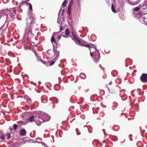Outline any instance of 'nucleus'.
I'll return each mask as SVG.
<instances>
[{"label": "nucleus", "mask_w": 147, "mask_h": 147, "mask_svg": "<svg viewBox=\"0 0 147 147\" xmlns=\"http://www.w3.org/2000/svg\"><path fill=\"white\" fill-rule=\"evenodd\" d=\"M27 26L25 29L24 38L31 39L34 37V32H32L31 26L35 23V18L34 17L31 16L26 19Z\"/></svg>", "instance_id": "obj_1"}, {"label": "nucleus", "mask_w": 147, "mask_h": 147, "mask_svg": "<svg viewBox=\"0 0 147 147\" xmlns=\"http://www.w3.org/2000/svg\"><path fill=\"white\" fill-rule=\"evenodd\" d=\"M44 120L40 118V117L37 116L35 117V122L37 125H40L42 123L44 122Z\"/></svg>", "instance_id": "obj_2"}, {"label": "nucleus", "mask_w": 147, "mask_h": 147, "mask_svg": "<svg viewBox=\"0 0 147 147\" xmlns=\"http://www.w3.org/2000/svg\"><path fill=\"white\" fill-rule=\"evenodd\" d=\"M94 56V59L96 63L98 62L100 58V54L99 53L97 52V53H94L93 55Z\"/></svg>", "instance_id": "obj_3"}, {"label": "nucleus", "mask_w": 147, "mask_h": 147, "mask_svg": "<svg viewBox=\"0 0 147 147\" xmlns=\"http://www.w3.org/2000/svg\"><path fill=\"white\" fill-rule=\"evenodd\" d=\"M112 84V82L111 81L109 82V85H106V86H107V88L108 89L109 92L111 94H112L114 92V90L113 88L112 87V86H111Z\"/></svg>", "instance_id": "obj_4"}, {"label": "nucleus", "mask_w": 147, "mask_h": 147, "mask_svg": "<svg viewBox=\"0 0 147 147\" xmlns=\"http://www.w3.org/2000/svg\"><path fill=\"white\" fill-rule=\"evenodd\" d=\"M141 81L143 82H147V74H143L140 77Z\"/></svg>", "instance_id": "obj_5"}, {"label": "nucleus", "mask_w": 147, "mask_h": 147, "mask_svg": "<svg viewBox=\"0 0 147 147\" xmlns=\"http://www.w3.org/2000/svg\"><path fill=\"white\" fill-rule=\"evenodd\" d=\"M7 12L8 14H9L10 17H12L16 15V10L15 8H13L9 10H7Z\"/></svg>", "instance_id": "obj_6"}, {"label": "nucleus", "mask_w": 147, "mask_h": 147, "mask_svg": "<svg viewBox=\"0 0 147 147\" xmlns=\"http://www.w3.org/2000/svg\"><path fill=\"white\" fill-rule=\"evenodd\" d=\"M79 43V45L82 46H84L87 47H89L91 46V45L89 44L88 45L85 42H82L80 40L78 42Z\"/></svg>", "instance_id": "obj_7"}, {"label": "nucleus", "mask_w": 147, "mask_h": 147, "mask_svg": "<svg viewBox=\"0 0 147 147\" xmlns=\"http://www.w3.org/2000/svg\"><path fill=\"white\" fill-rule=\"evenodd\" d=\"M8 15V13L7 12V10H2L0 12V16H5L6 18H7Z\"/></svg>", "instance_id": "obj_8"}, {"label": "nucleus", "mask_w": 147, "mask_h": 147, "mask_svg": "<svg viewBox=\"0 0 147 147\" xmlns=\"http://www.w3.org/2000/svg\"><path fill=\"white\" fill-rule=\"evenodd\" d=\"M43 117L44 121H48L50 119V116L47 114H44V115Z\"/></svg>", "instance_id": "obj_9"}, {"label": "nucleus", "mask_w": 147, "mask_h": 147, "mask_svg": "<svg viewBox=\"0 0 147 147\" xmlns=\"http://www.w3.org/2000/svg\"><path fill=\"white\" fill-rule=\"evenodd\" d=\"M35 117H37V116H32L30 118H28V119H27V121L31 122H33L34 121H35Z\"/></svg>", "instance_id": "obj_10"}, {"label": "nucleus", "mask_w": 147, "mask_h": 147, "mask_svg": "<svg viewBox=\"0 0 147 147\" xmlns=\"http://www.w3.org/2000/svg\"><path fill=\"white\" fill-rule=\"evenodd\" d=\"M20 134L22 136H24L26 135V131L24 129L21 130L20 131Z\"/></svg>", "instance_id": "obj_11"}, {"label": "nucleus", "mask_w": 147, "mask_h": 147, "mask_svg": "<svg viewBox=\"0 0 147 147\" xmlns=\"http://www.w3.org/2000/svg\"><path fill=\"white\" fill-rule=\"evenodd\" d=\"M72 39L75 42H78L79 40V39L75 35H74V36H73V38H72Z\"/></svg>", "instance_id": "obj_12"}, {"label": "nucleus", "mask_w": 147, "mask_h": 147, "mask_svg": "<svg viewBox=\"0 0 147 147\" xmlns=\"http://www.w3.org/2000/svg\"><path fill=\"white\" fill-rule=\"evenodd\" d=\"M111 8L112 11L114 13H115L116 12V9L114 7V5L113 4V3L111 5Z\"/></svg>", "instance_id": "obj_13"}, {"label": "nucleus", "mask_w": 147, "mask_h": 147, "mask_svg": "<svg viewBox=\"0 0 147 147\" xmlns=\"http://www.w3.org/2000/svg\"><path fill=\"white\" fill-rule=\"evenodd\" d=\"M51 41L52 43H53V42H54L55 43L56 42V40L55 39L54 37L53 36H52L51 38Z\"/></svg>", "instance_id": "obj_14"}, {"label": "nucleus", "mask_w": 147, "mask_h": 147, "mask_svg": "<svg viewBox=\"0 0 147 147\" xmlns=\"http://www.w3.org/2000/svg\"><path fill=\"white\" fill-rule=\"evenodd\" d=\"M65 33L66 35L67 36H68L70 33V31L68 29H67L65 30Z\"/></svg>", "instance_id": "obj_15"}, {"label": "nucleus", "mask_w": 147, "mask_h": 147, "mask_svg": "<svg viewBox=\"0 0 147 147\" xmlns=\"http://www.w3.org/2000/svg\"><path fill=\"white\" fill-rule=\"evenodd\" d=\"M5 135L4 134H1L0 138L2 140H5Z\"/></svg>", "instance_id": "obj_16"}, {"label": "nucleus", "mask_w": 147, "mask_h": 147, "mask_svg": "<svg viewBox=\"0 0 147 147\" xmlns=\"http://www.w3.org/2000/svg\"><path fill=\"white\" fill-rule=\"evenodd\" d=\"M26 2L25 1H22L20 3L19 6V7H20L21 6L23 5L24 4H26Z\"/></svg>", "instance_id": "obj_17"}, {"label": "nucleus", "mask_w": 147, "mask_h": 147, "mask_svg": "<svg viewBox=\"0 0 147 147\" xmlns=\"http://www.w3.org/2000/svg\"><path fill=\"white\" fill-rule=\"evenodd\" d=\"M89 49V50L90 51V55L92 57H93V53L91 51V49H94L93 47H88Z\"/></svg>", "instance_id": "obj_18"}, {"label": "nucleus", "mask_w": 147, "mask_h": 147, "mask_svg": "<svg viewBox=\"0 0 147 147\" xmlns=\"http://www.w3.org/2000/svg\"><path fill=\"white\" fill-rule=\"evenodd\" d=\"M68 13L70 15L71 13V7H68Z\"/></svg>", "instance_id": "obj_19"}, {"label": "nucleus", "mask_w": 147, "mask_h": 147, "mask_svg": "<svg viewBox=\"0 0 147 147\" xmlns=\"http://www.w3.org/2000/svg\"><path fill=\"white\" fill-rule=\"evenodd\" d=\"M18 127V125L16 124H14L13 126V129L14 130H16Z\"/></svg>", "instance_id": "obj_20"}, {"label": "nucleus", "mask_w": 147, "mask_h": 147, "mask_svg": "<svg viewBox=\"0 0 147 147\" xmlns=\"http://www.w3.org/2000/svg\"><path fill=\"white\" fill-rule=\"evenodd\" d=\"M80 77L82 78L83 79H84L85 78V76H84V74L83 73H81L80 75Z\"/></svg>", "instance_id": "obj_21"}, {"label": "nucleus", "mask_w": 147, "mask_h": 147, "mask_svg": "<svg viewBox=\"0 0 147 147\" xmlns=\"http://www.w3.org/2000/svg\"><path fill=\"white\" fill-rule=\"evenodd\" d=\"M67 1L66 0H65L62 4V6L64 7H65L67 4Z\"/></svg>", "instance_id": "obj_22"}, {"label": "nucleus", "mask_w": 147, "mask_h": 147, "mask_svg": "<svg viewBox=\"0 0 147 147\" xmlns=\"http://www.w3.org/2000/svg\"><path fill=\"white\" fill-rule=\"evenodd\" d=\"M140 9V8L139 7H137L135 8L134 10L136 11H139Z\"/></svg>", "instance_id": "obj_23"}, {"label": "nucleus", "mask_w": 147, "mask_h": 147, "mask_svg": "<svg viewBox=\"0 0 147 147\" xmlns=\"http://www.w3.org/2000/svg\"><path fill=\"white\" fill-rule=\"evenodd\" d=\"M8 139H9L11 137V134L10 133L8 132L6 135Z\"/></svg>", "instance_id": "obj_24"}, {"label": "nucleus", "mask_w": 147, "mask_h": 147, "mask_svg": "<svg viewBox=\"0 0 147 147\" xmlns=\"http://www.w3.org/2000/svg\"><path fill=\"white\" fill-rule=\"evenodd\" d=\"M73 1H71V2H70V3H69V4L68 6V7L71 8V7L73 4Z\"/></svg>", "instance_id": "obj_25"}, {"label": "nucleus", "mask_w": 147, "mask_h": 147, "mask_svg": "<svg viewBox=\"0 0 147 147\" xmlns=\"http://www.w3.org/2000/svg\"><path fill=\"white\" fill-rule=\"evenodd\" d=\"M55 63V61H53L51 62L50 64H49V65L50 66H51L52 65H53Z\"/></svg>", "instance_id": "obj_26"}, {"label": "nucleus", "mask_w": 147, "mask_h": 147, "mask_svg": "<svg viewBox=\"0 0 147 147\" xmlns=\"http://www.w3.org/2000/svg\"><path fill=\"white\" fill-rule=\"evenodd\" d=\"M29 6L30 9V10H32V6L31 4L30 3H29Z\"/></svg>", "instance_id": "obj_27"}, {"label": "nucleus", "mask_w": 147, "mask_h": 147, "mask_svg": "<svg viewBox=\"0 0 147 147\" xmlns=\"http://www.w3.org/2000/svg\"><path fill=\"white\" fill-rule=\"evenodd\" d=\"M63 29H64L63 27L62 26H61L60 27V31H61L62 30H63Z\"/></svg>", "instance_id": "obj_28"}, {"label": "nucleus", "mask_w": 147, "mask_h": 147, "mask_svg": "<svg viewBox=\"0 0 147 147\" xmlns=\"http://www.w3.org/2000/svg\"><path fill=\"white\" fill-rule=\"evenodd\" d=\"M61 36L60 35H59L58 36V38L59 39V40H60L61 39Z\"/></svg>", "instance_id": "obj_29"}, {"label": "nucleus", "mask_w": 147, "mask_h": 147, "mask_svg": "<svg viewBox=\"0 0 147 147\" xmlns=\"http://www.w3.org/2000/svg\"><path fill=\"white\" fill-rule=\"evenodd\" d=\"M64 12H65V10L64 9H63V11H62V14L63 15L64 13Z\"/></svg>", "instance_id": "obj_30"}, {"label": "nucleus", "mask_w": 147, "mask_h": 147, "mask_svg": "<svg viewBox=\"0 0 147 147\" xmlns=\"http://www.w3.org/2000/svg\"><path fill=\"white\" fill-rule=\"evenodd\" d=\"M41 62L42 63L44 64H45V62L43 61V60H41Z\"/></svg>", "instance_id": "obj_31"}, {"label": "nucleus", "mask_w": 147, "mask_h": 147, "mask_svg": "<svg viewBox=\"0 0 147 147\" xmlns=\"http://www.w3.org/2000/svg\"><path fill=\"white\" fill-rule=\"evenodd\" d=\"M71 33L73 35V36L74 35H75L74 34V32L73 31H72Z\"/></svg>", "instance_id": "obj_32"}, {"label": "nucleus", "mask_w": 147, "mask_h": 147, "mask_svg": "<svg viewBox=\"0 0 147 147\" xmlns=\"http://www.w3.org/2000/svg\"><path fill=\"white\" fill-rule=\"evenodd\" d=\"M78 128H76V131H77V132H78Z\"/></svg>", "instance_id": "obj_33"}, {"label": "nucleus", "mask_w": 147, "mask_h": 147, "mask_svg": "<svg viewBox=\"0 0 147 147\" xmlns=\"http://www.w3.org/2000/svg\"><path fill=\"white\" fill-rule=\"evenodd\" d=\"M62 36L63 37H64V38H66V37H65V36H63V35H62Z\"/></svg>", "instance_id": "obj_34"}, {"label": "nucleus", "mask_w": 147, "mask_h": 147, "mask_svg": "<svg viewBox=\"0 0 147 147\" xmlns=\"http://www.w3.org/2000/svg\"><path fill=\"white\" fill-rule=\"evenodd\" d=\"M92 49H91V50H92Z\"/></svg>", "instance_id": "obj_35"}]
</instances>
